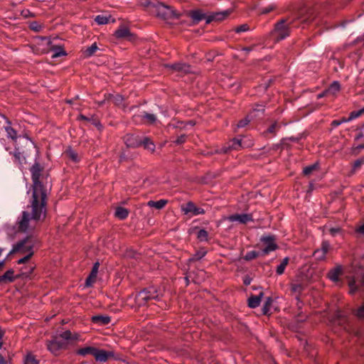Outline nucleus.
Instances as JSON below:
<instances>
[{
	"mask_svg": "<svg viewBox=\"0 0 364 364\" xmlns=\"http://www.w3.org/2000/svg\"><path fill=\"white\" fill-rule=\"evenodd\" d=\"M33 255V252H31L26 254V256H24L23 257H22L20 259H18V264H23V263L26 262L31 257V256Z\"/></svg>",
	"mask_w": 364,
	"mask_h": 364,
	"instance_id": "603ef678",
	"label": "nucleus"
},
{
	"mask_svg": "<svg viewBox=\"0 0 364 364\" xmlns=\"http://www.w3.org/2000/svg\"><path fill=\"white\" fill-rule=\"evenodd\" d=\"M249 30V26L247 24H242L235 28L236 33H242L245 32Z\"/></svg>",
	"mask_w": 364,
	"mask_h": 364,
	"instance_id": "3c124183",
	"label": "nucleus"
},
{
	"mask_svg": "<svg viewBox=\"0 0 364 364\" xmlns=\"http://www.w3.org/2000/svg\"><path fill=\"white\" fill-rule=\"evenodd\" d=\"M144 119L148 121L149 123L153 124L156 121V117L154 114L144 112L141 115Z\"/></svg>",
	"mask_w": 364,
	"mask_h": 364,
	"instance_id": "4c0bfd02",
	"label": "nucleus"
},
{
	"mask_svg": "<svg viewBox=\"0 0 364 364\" xmlns=\"http://www.w3.org/2000/svg\"><path fill=\"white\" fill-rule=\"evenodd\" d=\"M96 348L92 346H86L82 348H80L77 350L76 353L81 356H86L87 355H92L95 356V353L96 351Z\"/></svg>",
	"mask_w": 364,
	"mask_h": 364,
	"instance_id": "5701e85b",
	"label": "nucleus"
},
{
	"mask_svg": "<svg viewBox=\"0 0 364 364\" xmlns=\"http://www.w3.org/2000/svg\"><path fill=\"white\" fill-rule=\"evenodd\" d=\"M270 301H271L270 298H268V301H267V303L265 304L264 306L263 307V313L264 314H266L267 313V311H268L267 306H268V304L270 302Z\"/></svg>",
	"mask_w": 364,
	"mask_h": 364,
	"instance_id": "052dcab7",
	"label": "nucleus"
},
{
	"mask_svg": "<svg viewBox=\"0 0 364 364\" xmlns=\"http://www.w3.org/2000/svg\"><path fill=\"white\" fill-rule=\"evenodd\" d=\"M50 50L53 52V54L51 55L52 58H57L58 57L66 55V52L63 50L62 46H51Z\"/></svg>",
	"mask_w": 364,
	"mask_h": 364,
	"instance_id": "393cba45",
	"label": "nucleus"
},
{
	"mask_svg": "<svg viewBox=\"0 0 364 364\" xmlns=\"http://www.w3.org/2000/svg\"><path fill=\"white\" fill-rule=\"evenodd\" d=\"M67 155L68 156V157L74 162H77L78 161L79 159H78V156H77V154L72 150V149H68L66 152Z\"/></svg>",
	"mask_w": 364,
	"mask_h": 364,
	"instance_id": "c03bdc74",
	"label": "nucleus"
},
{
	"mask_svg": "<svg viewBox=\"0 0 364 364\" xmlns=\"http://www.w3.org/2000/svg\"><path fill=\"white\" fill-rule=\"evenodd\" d=\"M162 295L163 294L160 289H157L154 287H150L138 293L136 299L139 304H142L144 301L150 299L159 300Z\"/></svg>",
	"mask_w": 364,
	"mask_h": 364,
	"instance_id": "39448f33",
	"label": "nucleus"
},
{
	"mask_svg": "<svg viewBox=\"0 0 364 364\" xmlns=\"http://www.w3.org/2000/svg\"><path fill=\"white\" fill-rule=\"evenodd\" d=\"M364 113V108H362L359 110L353 111L350 112L348 118L343 119V122H350L360 116H361Z\"/></svg>",
	"mask_w": 364,
	"mask_h": 364,
	"instance_id": "c756f323",
	"label": "nucleus"
},
{
	"mask_svg": "<svg viewBox=\"0 0 364 364\" xmlns=\"http://www.w3.org/2000/svg\"><path fill=\"white\" fill-rule=\"evenodd\" d=\"M341 228H331L329 230V232L331 235L336 236L337 234L341 232Z\"/></svg>",
	"mask_w": 364,
	"mask_h": 364,
	"instance_id": "4d7b16f0",
	"label": "nucleus"
},
{
	"mask_svg": "<svg viewBox=\"0 0 364 364\" xmlns=\"http://www.w3.org/2000/svg\"><path fill=\"white\" fill-rule=\"evenodd\" d=\"M342 122H344L343 119L342 121L335 120V121L333 122V124L335 125V126H338V125L341 124Z\"/></svg>",
	"mask_w": 364,
	"mask_h": 364,
	"instance_id": "338daca9",
	"label": "nucleus"
},
{
	"mask_svg": "<svg viewBox=\"0 0 364 364\" xmlns=\"http://www.w3.org/2000/svg\"><path fill=\"white\" fill-rule=\"evenodd\" d=\"M355 315L359 318L364 319V305L359 307V309L355 312Z\"/></svg>",
	"mask_w": 364,
	"mask_h": 364,
	"instance_id": "864d4df0",
	"label": "nucleus"
},
{
	"mask_svg": "<svg viewBox=\"0 0 364 364\" xmlns=\"http://www.w3.org/2000/svg\"><path fill=\"white\" fill-rule=\"evenodd\" d=\"M30 28H31V29H32L35 31H39L41 30L42 26L40 23H38V22L33 21L30 23Z\"/></svg>",
	"mask_w": 364,
	"mask_h": 364,
	"instance_id": "09e8293b",
	"label": "nucleus"
},
{
	"mask_svg": "<svg viewBox=\"0 0 364 364\" xmlns=\"http://www.w3.org/2000/svg\"><path fill=\"white\" fill-rule=\"evenodd\" d=\"M0 364H6L5 359L0 355Z\"/></svg>",
	"mask_w": 364,
	"mask_h": 364,
	"instance_id": "774afa93",
	"label": "nucleus"
},
{
	"mask_svg": "<svg viewBox=\"0 0 364 364\" xmlns=\"http://www.w3.org/2000/svg\"><path fill=\"white\" fill-rule=\"evenodd\" d=\"M318 168V163H315L312 165L305 167L303 170V173L304 175H309L312 173L313 171L317 169Z\"/></svg>",
	"mask_w": 364,
	"mask_h": 364,
	"instance_id": "ea45409f",
	"label": "nucleus"
},
{
	"mask_svg": "<svg viewBox=\"0 0 364 364\" xmlns=\"http://www.w3.org/2000/svg\"><path fill=\"white\" fill-rule=\"evenodd\" d=\"M24 364H39V361L33 355L28 353L24 358Z\"/></svg>",
	"mask_w": 364,
	"mask_h": 364,
	"instance_id": "c9c22d12",
	"label": "nucleus"
},
{
	"mask_svg": "<svg viewBox=\"0 0 364 364\" xmlns=\"http://www.w3.org/2000/svg\"><path fill=\"white\" fill-rule=\"evenodd\" d=\"M91 321L95 324L104 326L108 324L111 321V318L108 316L96 315L92 316Z\"/></svg>",
	"mask_w": 364,
	"mask_h": 364,
	"instance_id": "aec40b11",
	"label": "nucleus"
},
{
	"mask_svg": "<svg viewBox=\"0 0 364 364\" xmlns=\"http://www.w3.org/2000/svg\"><path fill=\"white\" fill-rule=\"evenodd\" d=\"M230 222H236L240 224H246L248 222L253 221L252 215L247 213L233 214L226 218Z\"/></svg>",
	"mask_w": 364,
	"mask_h": 364,
	"instance_id": "ddd939ff",
	"label": "nucleus"
},
{
	"mask_svg": "<svg viewBox=\"0 0 364 364\" xmlns=\"http://www.w3.org/2000/svg\"><path fill=\"white\" fill-rule=\"evenodd\" d=\"M261 241L264 245L262 249V254L267 255L270 252L275 250L277 247V244L274 242V237L273 236H264L261 238Z\"/></svg>",
	"mask_w": 364,
	"mask_h": 364,
	"instance_id": "f8f14e48",
	"label": "nucleus"
},
{
	"mask_svg": "<svg viewBox=\"0 0 364 364\" xmlns=\"http://www.w3.org/2000/svg\"><path fill=\"white\" fill-rule=\"evenodd\" d=\"M197 238L200 242H206L208 240V232L204 229H200L197 233Z\"/></svg>",
	"mask_w": 364,
	"mask_h": 364,
	"instance_id": "f704fd0d",
	"label": "nucleus"
},
{
	"mask_svg": "<svg viewBox=\"0 0 364 364\" xmlns=\"http://www.w3.org/2000/svg\"><path fill=\"white\" fill-rule=\"evenodd\" d=\"M264 112V107L262 105H257L255 108L244 119L240 120L237 124V127L242 128L246 126L253 117H259Z\"/></svg>",
	"mask_w": 364,
	"mask_h": 364,
	"instance_id": "9b49d317",
	"label": "nucleus"
},
{
	"mask_svg": "<svg viewBox=\"0 0 364 364\" xmlns=\"http://www.w3.org/2000/svg\"><path fill=\"white\" fill-rule=\"evenodd\" d=\"M145 149L154 151L155 149V144L149 138L144 137L142 139V144Z\"/></svg>",
	"mask_w": 364,
	"mask_h": 364,
	"instance_id": "7c9ffc66",
	"label": "nucleus"
},
{
	"mask_svg": "<svg viewBox=\"0 0 364 364\" xmlns=\"http://www.w3.org/2000/svg\"><path fill=\"white\" fill-rule=\"evenodd\" d=\"M124 141L128 147H137L142 144V139L134 134H127L124 137Z\"/></svg>",
	"mask_w": 364,
	"mask_h": 364,
	"instance_id": "2eb2a0df",
	"label": "nucleus"
},
{
	"mask_svg": "<svg viewBox=\"0 0 364 364\" xmlns=\"http://www.w3.org/2000/svg\"><path fill=\"white\" fill-rule=\"evenodd\" d=\"M358 231L362 234H364V224L358 228Z\"/></svg>",
	"mask_w": 364,
	"mask_h": 364,
	"instance_id": "69168bd1",
	"label": "nucleus"
},
{
	"mask_svg": "<svg viewBox=\"0 0 364 364\" xmlns=\"http://www.w3.org/2000/svg\"><path fill=\"white\" fill-rule=\"evenodd\" d=\"M206 255V251L203 249L198 250L193 257V260H198L202 259Z\"/></svg>",
	"mask_w": 364,
	"mask_h": 364,
	"instance_id": "49530a36",
	"label": "nucleus"
},
{
	"mask_svg": "<svg viewBox=\"0 0 364 364\" xmlns=\"http://www.w3.org/2000/svg\"><path fill=\"white\" fill-rule=\"evenodd\" d=\"M34 245L35 240L33 237H27L16 245H14L12 250L9 252V255L17 252L28 254L31 252H33V249Z\"/></svg>",
	"mask_w": 364,
	"mask_h": 364,
	"instance_id": "423d86ee",
	"label": "nucleus"
},
{
	"mask_svg": "<svg viewBox=\"0 0 364 364\" xmlns=\"http://www.w3.org/2000/svg\"><path fill=\"white\" fill-rule=\"evenodd\" d=\"M185 139H186V136L181 135V136H178V139L176 140V143L178 144H182L185 141Z\"/></svg>",
	"mask_w": 364,
	"mask_h": 364,
	"instance_id": "bf43d9fd",
	"label": "nucleus"
},
{
	"mask_svg": "<svg viewBox=\"0 0 364 364\" xmlns=\"http://www.w3.org/2000/svg\"><path fill=\"white\" fill-rule=\"evenodd\" d=\"M95 279V277H93V276H91V274H90V276L87 278L85 282L86 286H91L92 284L94 282Z\"/></svg>",
	"mask_w": 364,
	"mask_h": 364,
	"instance_id": "13d9d810",
	"label": "nucleus"
},
{
	"mask_svg": "<svg viewBox=\"0 0 364 364\" xmlns=\"http://www.w3.org/2000/svg\"><path fill=\"white\" fill-rule=\"evenodd\" d=\"M156 12L158 16L164 19H171L177 18L176 12L170 6L162 3L156 5Z\"/></svg>",
	"mask_w": 364,
	"mask_h": 364,
	"instance_id": "0eeeda50",
	"label": "nucleus"
},
{
	"mask_svg": "<svg viewBox=\"0 0 364 364\" xmlns=\"http://www.w3.org/2000/svg\"><path fill=\"white\" fill-rule=\"evenodd\" d=\"M97 49H98V47H97V44L95 43L92 44L91 46L88 47L85 50V55L86 57H90L92 55H94V53L97 50Z\"/></svg>",
	"mask_w": 364,
	"mask_h": 364,
	"instance_id": "e433bc0d",
	"label": "nucleus"
},
{
	"mask_svg": "<svg viewBox=\"0 0 364 364\" xmlns=\"http://www.w3.org/2000/svg\"><path fill=\"white\" fill-rule=\"evenodd\" d=\"M287 140H290V141H297V140H298V139H296V138H294V137H290V138H289V139H282V143L283 144H285V141H286Z\"/></svg>",
	"mask_w": 364,
	"mask_h": 364,
	"instance_id": "0e129e2a",
	"label": "nucleus"
},
{
	"mask_svg": "<svg viewBox=\"0 0 364 364\" xmlns=\"http://www.w3.org/2000/svg\"><path fill=\"white\" fill-rule=\"evenodd\" d=\"M263 296V293H260L259 295H254L249 298L248 306L252 309H255L259 306L261 299Z\"/></svg>",
	"mask_w": 364,
	"mask_h": 364,
	"instance_id": "4be33fe9",
	"label": "nucleus"
},
{
	"mask_svg": "<svg viewBox=\"0 0 364 364\" xmlns=\"http://www.w3.org/2000/svg\"><path fill=\"white\" fill-rule=\"evenodd\" d=\"M181 210L185 215H190L191 216L198 215L205 213V210L203 208L197 207L192 202H188L186 205H182Z\"/></svg>",
	"mask_w": 364,
	"mask_h": 364,
	"instance_id": "1a4fd4ad",
	"label": "nucleus"
},
{
	"mask_svg": "<svg viewBox=\"0 0 364 364\" xmlns=\"http://www.w3.org/2000/svg\"><path fill=\"white\" fill-rule=\"evenodd\" d=\"M0 116L5 119L6 125L4 127V129L6 132L7 137L11 139H16L17 138V132L14 128L11 127V121L8 118H6L4 114H0Z\"/></svg>",
	"mask_w": 364,
	"mask_h": 364,
	"instance_id": "a211bd4d",
	"label": "nucleus"
},
{
	"mask_svg": "<svg viewBox=\"0 0 364 364\" xmlns=\"http://www.w3.org/2000/svg\"><path fill=\"white\" fill-rule=\"evenodd\" d=\"M68 345L67 340L62 338L60 334L53 336L52 338L46 342L48 350L54 355H58L60 350L66 348Z\"/></svg>",
	"mask_w": 364,
	"mask_h": 364,
	"instance_id": "7ed1b4c3",
	"label": "nucleus"
},
{
	"mask_svg": "<svg viewBox=\"0 0 364 364\" xmlns=\"http://www.w3.org/2000/svg\"><path fill=\"white\" fill-rule=\"evenodd\" d=\"M3 277H4L6 282H10L14 280V271L8 270L4 274Z\"/></svg>",
	"mask_w": 364,
	"mask_h": 364,
	"instance_id": "a18cd8bd",
	"label": "nucleus"
},
{
	"mask_svg": "<svg viewBox=\"0 0 364 364\" xmlns=\"http://www.w3.org/2000/svg\"><path fill=\"white\" fill-rule=\"evenodd\" d=\"M274 9V5H269L265 8L262 9L260 13L262 14H267V13L272 11Z\"/></svg>",
	"mask_w": 364,
	"mask_h": 364,
	"instance_id": "5fc2aeb1",
	"label": "nucleus"
},
{
	"mask_svg": "<svg viewBox=\"0 0 364 364\" xmlns=\"http://www.w3.org/2000/svg\"><path fill=\"white\" fill-rule=\"evenodd\" d=\"M230 14V11L229 10L213 13L208 17L206 22L210 23L212 21H222L227 18Z\"/></svg>",
	"mask_w": 364,
	"mask_h": 364,
	"instance_id": "6ab92c4d",
	"label": "nucleus"
},
{
	"mask_svg": "<svg viewBox=\"0 0 364 364\" xmlns=\"http://www.w3.org/2000/svg\"><path fill=\"white\" fill-rule=\"evenodd\" d=\"M191 18L196 21H200L205 18V14L199 10H196L191 12Z\"/></svg>",
	"mask_w": 364,
	"mask_h": 364,
	"instance_id": "72a5a7b5",
	"label": "nucleus"
},
{
	"mask_svg": "<svg viewBox=\"0 0 364 364\" xmlns=\"http://www.w3.org/2000/svg\"><path fill=\"white\" fill-rule=\"evenodd\" d=\"M4 336V331L0 328V349L2 348L3 342L2 338Z\"/></svg>",
	"mask_w": 364,
	"mask_h": 364,
	"instance_id": "680f3d73",
	"label": "nucleus"
},
{
	"mask_svg": "<svg viewBox=\"0 0 364 364\" xmlns=\"http://www.w3.org/2000/svg\"><path fill=\"white\" fill-rule=\"evenodd\" d=\"M348 279V286L350 289V294H353L357 290L356 282H359L362 285L364 286V272L363 269H355L351 267L350 270V274L347 276Z\"/></svg>",
	"mask_w": 364,
	"mask_h": 364,
	"instance_id": "20e7f679",
	"label": "nucleus"
},
{
	"mask_svg": "<svg viewBox=\"0 0 364 364\" xmlns=\"http://www.w3.org/2000/svg\"><path fill=\"white\" fill-rule=\"evenodd\" d=\"M340 89V83L338 81H334L331 84L328 89H326V92H328L329 95H335L339 92Z\"/></svg>",
	"mask_w": 364,
	"mask_h": 364,
	"instance_id": "c85d7f7f",
	"label": "nucleus"
},
{
	"mask_svg": "<svg viewBox=\"0 0 364 364\" xmlns=\"http://www.w3.org/2000/svg\"><path fill=\"white\" fill-rule=\"evenodd\" d=\"M114 36L119 39H127L129 41H133L134 36L130 33L129 28L124 26H120L114 32Z\"/></svg>",
	"mask_w": 364,
	"mask_h": 364,
	"instance_id": "4468645a",
	"label": "nucleus"
},
{
	"mask_svg": "<svg viewBox=\"0 0 364 364\" xmlns=\"http://www.w3.org/2000/svg\"><path fill=\"white\" fill-rule=\"evenodd\" d=\"M330 248V244L328 242H323L321 247L314 251V256L318 260H322L325 258L326 253Z\"/></svg>",
	"mask_w": 364,
	"mask_h": 364,
	"instance_id": "f3484780",
	"label": "nucleus"
},
{
	"mask_svg": "<svg viewBox=\"0 0 364 364\" xmlns=\"http://www.w3.org/2000/svg\"><path fill=\"white\" fill-rule=\"evenodd\" d=\"M291 289L294 292H300L302 289V286L299 283H294L291 284Z\"/></svg>",
	"mask_w": 364,
	"mask_h": 364,
	"instance_id": "8fccbe9b",
	"label": "nucleus"
},
{
	"mask_svg": "<svg viewBox=\"0 0 364 364\" xmlns=\"http://www.w3.org/2000/svg\"><path fill=\"white\" fill-rule=\"evenodd\" d=\"M110 100L115 105H120L122 103V102L124 100V98H123V97L122 95H112L111 97H110Z\"/></svg>",
	"mask_w": 364,
	"mask_h": 364,
	"instance_id": "37998d69",
	"label": "nucleus"
},
{
	"mask_svg": "<svg viewBox=\"0 0 364 364\" xmlns=\"http://www.w3.org/2000/svg\"><path fill=\"white\" fill-rule=\"evenodd\" d=\"M129 215V211L127 208L122 207H117L115 210L114 215L120 219L124 220L127 218Z\"/></svg>",
	"mask_w": 364,
	"mask_h": 364,
	"instance_id": "bb28decb",
	"label": "nucleus"
},
{
	"mask_svg": "<svg viewBox=\"0 0 364 364\" xmlns=\"http://www.w3.org/2000/svg\"><path fill=\"white\" fill-rule=\"evenodd\" d=\"M33 181L32 207L33 218L39 219L45 215V205L46 203V191L43 189L40 181L41 168L38 163H35L31 168Z\"/></svg>",
	"mask_w": 364,
	"mask_h": 364,
	"instance_id": "f257e3e1",
	"label": "nucleus"
},
{
	"mask_svg": "<svg viewBox=\"0 0 364 364\" xmlns=\"http://www.w3.org/2000/svg\"><path fill=\"white\" fill-rule=\"evenodd\" d=\"M289 35V25L286 23L284 20L276 24L274 31V36L277 41L286 38Z\"/></svg>",
	"mask_w": 364,
	"mask_h": 364,
	"instance_id": "6e6552de",
	"label": "nucleus"
},
{
	"mask_svg": "<svg viewBox=\"0 0 364 364\" xmlns=\"http://www.w3.org/2000/svg\"><path fill=\"white\" fill-rule=\"evenodd\" d=\"M329 95V94H328V92H326V90H324L323 92H321L320 94H318V95H317V98H318V99H320V98H322V97H325V96H326V95Z\"/></svg>",
	"mask_w": 364,
	"mask_h": 364,
	"instance_id": "e2e57ef3",
	"label": "nucleus"
},
{
	"mask_svg": "<svg viewBox=\"0 0 364 364\" xmlns=\"http://www.w3.org/2000/svg\"><path fill=\"white\" fill-rule=\"evenodd\" d=\"M110 18V16L106 15H98L95 17V21L99 25H105L109 23V20Z\"/></svg>",
	"mask_w": 364,
	"mask_h": 364,
	"instance_id": "2f4dec72",
	"label": "nucleus"
},
{
	"mask_svg": "<svg viewBox=\"0 0 364 364\" xmlns=\"http://www.w3.org/2000/svg\"><path fill=\"white\" fill-rule=\"evenodd\" d=\"M46 204L45 205V215L39 219H35L33 218V211L32 210V215L31 216L30 214L27 211H23L22 215L20 218H18L16 225L14 226L12 228H8L7 229V234L10 237H14V235L17 232H26L30 228L32 227L31 223L33 221L41 220H43L46 218ZM33 208V207L31 206Z\"/></svg>",
	"mask_w": 364,
	"mask_h": 364,
	"instance_id": "f03ea898",
	"label": "nucleus"
},
{
	"mask_svg": "<svg viewBox=\"0 0 364 364\" xmlns=\"http://www.w3.org/2000/svg\"><path fill=\"white\" fill-rule=\"evenodd\" d=\"M13 154H14V156L15 157L16 161L17 162H18L20 164H22L26 159V158L23 155V154L21 153L18 149H16L14 151Z\"/></svg>",
	"mask_w": 364,
	"mask_h": 364,
	"instance_id": "58836bf2",
	"label": "nucleus"
},
{
	"mask_svg": "<svg viewBox=\"0 0 364 364\" xmlns=\"http://www.w3.org/2000/svg\"><path fill=\"white\" fill-rule=\"evenodd\" d=\"M168 68L174 70L183 72L185 73L191 72L190 66L186 63H177L168 65Z\"/></svg>",
	"mask_w": 364,
	"mask_h": 364,
	"instance_id": "412c9836",
	"label": "nucleus"
},
{
	"mask_svg": "<svg viewBox=\"0 0 364 364\" xmlns=\"http://www.w3.org/2000/svg\"><path fill=\"white\" fill-rule=\"evenodd\" d=\"M249 146V144H246L243 139L235 138L230 141L227 146H224L221 151L227 153L230 150H239L245 147Z\"/></svg>",
	"mask_w": 364,
	"mask_h": 364,
	"instance_id": "9d476101",
	"label": "nucleus"
},
{
	"mask_svg": "<svg viewBox=\"0 0 364 364\" xmlns=\"http://www.w3.org/2000/svg\"><path fill=\"white\" fill-rule=\"evenodd\" d=\"M94 357L97 361L103 363L106 362L109 358H114V354L113 351H106L96 348Z\"/></svg>",
	"mask_w": 364,
	"mask_h": 364,
	"instance_id": "dca6fc26",
	"label": "nucleus"
},
{
	"mask_svg": "<svg viewBox=\"0 0 364 364\" xmlns=\"http://www.w3.org/2000/svg\"><path fill=\"white\" fill-rule=\"evenodd\" d=\"M279 128L280 125L277 122H275L268 127L266 131V134H274Z\"/></svg>",
	"mask_w": 364,
	"mask_h": 364,
	"instance_id": "a19ab883",
	"label": "nucleus"
},
{
	"mask_svg": "<svg viewBox=\"0 0 364 364\" xmlns=\"http://www.w3.org/2000/svg\"><path fill=\"white\" fill-rule=\"evenodd\" d=\"M288 262H289L288 257H285L283 259L282 262L277 267V273L278 274H282L284 273V269H285L287 265L288 264Z\"/></svg>",
	"mask_w": 364,
	"mask_h": 364,
	"instance_id": "473e14b6",
	"label": "nucleus"
},
{
	"mask_svg": "<svg viewBox=\"0 0 364 364\" xmlns=\"http://www.w3.org/2000/svg\"><path fill=\"white\" fill-rule=\"evenodd\" d=\"M167 203V200L164 199H161L157 201L149 200L147 203L148 206L151 208H155L158 210L162 209L166 204Z\"/></svg>",
	"mask_w": 364,
	"mask_h": 364,
	"instance_id": "cd10ccee",
	"label": "nucleus"
},
{
	"mask_svg": "<svg viewBox=\"0 0 364 364\" xmlns=\"http://www.w3.org/2000/svg\"><path fill=\"white\" fill-rule=\"evenodd\" d=\"M60 337L63 339H66L68 342L69 340L80 341V335L77 333H72L70 331H65L60 333Z\"/></svg>",
	"mask_w": 364,
	"mask_h": 364,
	"instance_id": "b1692460",
	"label": "nucleus"
},
{
	"mask_svg": "<svg viewBox=\"0 0 364 364\" xmlns=\"http://www.w3.org/2000/svg\"><path fill=\"white\" fill-rule=\"evenodd\" d=\"M341 270L342 269L341 266L335 267L328 272V277L333 282H337L338 280V277L341 273Z\"/></svg>",
	"mask_w": 364,
	"mask_h": 364,
	"instance_id": "a878e982",
	"label": "nucleus"
},
{
	"mask_svg": "<svg viewBox=\"0 0 364 364\" xmlns=\"http://www.w3.org/2000/svg\"><path fill=\"white\" fill-rule=\"evenodd\" d=\"M98 267H99V263L96 262L92 269V272L90 273L91 276H93V277H96L97 272H98Z\"/></svg>",
	"mask_w": 364,
	"mask_h": 364,
	"instance_id": "6e6d98bb",
	"label": "nucleus"
},
{
	"mask_svg": "<svg viewBox=\"0 0 364 364\" xmlns=\"http://www.w3.org/2000/svg\"><path fill=\"white\" fill-rule=\"evenodd\" d=\"M364 164V158H360L355 161L353 165L352 173H355Z\"/></svg>",
	"mask_w": 364,
	"mask_h": 364,
	"instance_id": "79ce46f5",
	"label": "nucleus"
},
{
	"mask_svg": "<svg viewBox=\"0 0 364 364\" xmlns=\"http://www.w3.org/2000/svg\"><path fill=\"white\" fill-rule=\"evenodd\" d=\"M259 255V253L256 251L248 252L245 256L246 260H251L256 258Z\"/></svg>",
	"mask_w": 364,
	"mask_h": 364,
	"instance_id": "de8ad7c7",
	"label": "nucleus"
}]
</instances>
